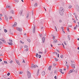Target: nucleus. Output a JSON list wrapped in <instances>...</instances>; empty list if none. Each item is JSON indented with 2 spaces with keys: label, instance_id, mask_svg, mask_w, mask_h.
Segmentation results:
<instances>
[{
  "label": "nucleus",
  "instance_id": "nucleus-1",
  "mask_svg": "<svg viewBox=\"0 0 79 79\" xmlns=\"http://www.w3.org/2000/svg\"><path fill=\"white\" fill-rule=\"evenodd\" d=\"M64 9L63 7L60 8V14L61 16H63L64 15Z\"/></svg>",
  "mask_w": 79,
  "mask_h": 79
},
{
  "label": "nucleus",
  "instance_id": "nucleus-2",
  "mask_svg": "<svg viewBox=\"0 0 79 79\" xmlns=\"http://www.w3.org/2000/svg\"><path fill=\"white\" fill-rule=\"evenodd\" d=\"M13 40H12V39H10L9 40L8 42L9 45H13Z\"/></svg>",
  "mask_w": 79,
  "mask_h": 79
},
{
  "label": "nucleus",
  "instance_id": "nucleus-3",
  "mask_svg": "<svg viewBox=\"0 0 79 79\" xmlns=\"http://www.w3.org/2000/svg\"><path fill=\"white\" fill-rule=\"evenodd\" d=\"M27 76L28 77V78H29L31 77V73H30L29 71H27Z\"/></svg>",
  "mask_w": 79,
  "mask_h": 79
},
{
  "label": "nucleus",
  "instance_id": "nucleus-4",
  "mask_svg": "<svg viewBox=\"0 0 79 79\" xmlns=\"http://www.w3.org/2000/svg\"><path fill=\"white\" fill-rule=\"evenodd\" d=\"M1 41H2L4 44H6V41H5V40L4 38H2L0 39Z\"/></svg>",
  "mask_w": 79,
  "mask_h": 79
},
{
  "label": "nucleus",
  "instance_id": "nucleus-5",
  "mask_svg": "<svg viewBox=\"0 0 79 79\" xmlns=\"http://www.w3.org/2000/svg\"><path fill=\"white\" fill-rule=\"evenodd\" d=\"M36 68V65H34V64H32L31 68Z\"/></svg>",
  "mask_w": 79,
  "mask_h": 79
},
{
  "label": "nucleus",
  "instance_id": "nucleus-6",
  "mask_svg": "<svg viewBox=\"0 0 79 79\" xmlns=\"http://www.w3.org/2000/svg\"><path fill=\"white\" fill-rule=\"evenodd\" d=\"M66 70V69H60V71L62 74H64V72Z\"/></svg>",
  "mask_w": 79,
  "mask_h": 79
},
{
  "label": "nucleus",
  "instance_id": "nucleus-7",
  "mask_svg": "<svg viewBox=\"0 0 79 79\" xmlns=\"http://www.w3.org/2000/svg\"><path fill=\"white\" fill-rule=\"evenodd\" d=\"M8 16H9L8 15H5V19L6 21H8Z\"/></svg>",
  "mask_w": 79,
  "mask_h": 79
},
{
  "label": "nucleus",
  "instance_id": "nucleus-8",
  "mask_svg": "<svg viewBox=\"0 0 79 79\" xmlns=\"http://www.w3.org/2000/svg\"><path fill=\"white\" fill-rule=\"evenodd\" d=\"M16 62L17 63V64H18V65H19V66H20V65H21V64L19 63V60H16Z\"/></svg>",
  "mask_w": 79,
  "mask_h": 79
},
{
  "label": "nucleus",
  "instance_id": "nucleus-9",
  "mask_svg": "<svg viewBox=\"0 0 79 79\" xmlns=\"http://www.w3.org/2000/svg\"><path fill=\"white\" fill-rule=\"evenodd\" d=\"M17 25V23L15 22L14 23V25H13L12 26V27H16Z\"/></svg>",
  "mask_w": 79,
  "mask_h": 79
},
{
  "label": "nucleus",
  "instance_id": "nucleus-10",
  "mask_svg": "<svg viewBox=\"0 0 79 79\" xmlns=\"http://www.w3.org/2000/svg\"><path fill=\"white\" fill-rule=\"evenodd\" d=\"M67 64H68V62H67V61H66L65 65L67 67V69H69V65H68Z\"/></svg>",
  "mask_w": 79,
  "mask_h": 79
},
{
  "label": "nucleus",
  "instance_id": "nucleus-11",
  "mask_svg": "<svg viewBox=\"0 0 79 79\" xmlns=\"http://www.w3.org/2000/svg\"><path fill=\"white\" fill-rule=\"evenodd\" d=\"M71 66H72V67L74 69L76 67V65L75 64H71Z\"/></svg>",
  "mask_w": 79,
  "mask_h": 79
},
{
  "label": "nucleus",
  "instance_id": "nucleus-12",
  "mask_svg": "<svg viewBox=\"0 0 79 79\" xmlns=\"http://www.w3.org/2000/svg\"><path fill=\"white\" fill-rule=\"evenodd\" d=\"M73 15H74V16H75V18L76 19L77 21L78 19H77V15L76 14V13H74Z\"/></svg>",
  "mask_w": 79,
  "mask_h": 79
},
{
  "label": "nucleus",
  "instance_id": "nucleus-13",
  "mask_svg": "<svg viewBox=\"0 0 79 79\" xmlns=\"http://www.w3.org/2000/svg\"><path fill=\"white\" fill-rule=\"evenodd\" d=\"M17 31H19V32H21L22 31V29L19 28H17Z\"/></svg>",
  "mask_w": 79,
  "mask_h": 79
},
{
  "label": "nucleus",
  "instance_id": "nucleus-14",
  "mask_svg": "<svg viewBox=\"0 0 79 79\" xmlns=\"http://www.w3.org/2000/svg\"><path fill=\"white\" fill-rule=\"evenodd\" d=\"M9 33L10 34H11V35H13V33L11 32V30H9Z\"/></svg>",
  "mask_w": 79,
  "mask_h": 79
},
{
  "label": "nucleus",
  "instance_id": "nucleus-15",
  "mask_svg": "<svg viewBox=\"0 0 79 79\" xmlns=\"http://www.w3.org/2000/svg\"><path fill=\"white\" fill-rule=\"evenodd\" d=\"M33 32L34 33L35 32V26L33 27V30H32Z\"/></svg>",
  "mask_w": 79,
  "mask_h": 79
},
{
  "label": "nucleus",
  "instance_id": "nucleus-16",
  "mask_svg": "<svg viewBox=\"0 0 79 79\" xmlns=\"http://www.w3.org/2000/svg\"><path fill=\"white\" fill-rule=\"evenodd\" d=\"M42 76H44L45 74V72L44 71L42 73Z\"/></svg>",
  "mask_w": 79,
  "mask_h": 79
},
{
  "label": "nucleus",
  "instance_id": "nucleus-17",
  "mask_svg": "<svg viewBox=\"0 0 79 79\" xmlns=\"http://www.w3.org/2000/svg\"><path fill=\"white\" fill-rule=\"evenodd\" d=\"M23 10H21L20 11V14L21 15H23Z\"/></svg>",
  "mask_w": 79,
  "mask_h": 79
},
{
  "label": "nucleus",
  "instance_id": "nucleus-18",
  "mask_svg": "<svg viewBox=\"0 0 79 79\" xmlns=\"http://www.w3.org/2000/svg\"><path fill=\"white\" fill-rule=\"evenodd\" d=\"M57 40H54V41L53 42V43L54 44H55V43H57Z\"/></svg>",
  "mask_w": 79,
  "mask_h": 79
},
{
  "label": "nucleus",
  "instance_id": "nucleus-19",
  "mask_svg": "<svg viewBox=\"0 0 79 79\" xmlns=\"http://www.w3.org/2000/svg\"><path fill=\"white\" fill-rule=\"evenodd\" d=\"M42 42L44 43V41H45V37H43L42 39Z\"/></svg>",
  "mask_w": 79,
  "mask_h": 79
},
{
  "label": "nucleus",
  "instance_id": "nucleus-20",
  "mask_svg": "<svg viewBox=\"0 0 79 79\" xmlns=\"http://www.w3.org/2000/svg\"><path fill=\"white\" fill-rule=\"evenodd\" d=\"M10 14H13V10H10Z\"/></svg>",
  "mask_w": 79,
  "mask_h": 79
},
{
  "label": "nucleus",
  "instance_id": "nucleus-21",
  "mask_svg": "<svg viewBox=\"0 0 79 79\" xmlns=\"http://www.w3.org/2000/svg\"><path fill=\"white\" fill-rule=\"evenodd\" d=\"M39 69H38L37 72V73H36L37 76H38V75H39Z\"/></svg>",
  "mask_w": 79,
  "mask_h": 79
},
{
  "label": "nucleus",
  "instance_id": "nucleus-22",
  "mask_svg": "<svg viewBox=\"0 0 79 79\" xmlns=\"http://www.w3.org/2000/svg\"><path fill=\"white\" fill-rule=\"evenodd\" d=\"M73 73V71H72V69H71L69 72V74H70L71 73Z\"/></svg>",
  "mask_w": 79,
  "mask_h": 79
},
{
  "label": "nucleus",
  "instance_id": "nucleus-23",
  "mask_svg": "<svg viewBox=\"0 0 79 79\" xmlns=\"http://www.w3.org/2000/svg\"><path fill=\"white\" fill-rule=\"evenodd\" d=\"M38 5V4H37V3H36L35 4H34V6H37Z\"/></svg>",
  "mask_w": 79,
  "mask_h": 79
},
{
  "label": "nucleus",
  "instance_id": "nucleus-24",
  "mask_svg": "<svg viewBox=\"0 0 79 79\" xmlns=\"http://www.w3.org/2000/svg\"><path fill=\"white\" fill-rule=\"evenodd\" d=\"M16 3H18L19 2V0H14Z\"/></svg>",
  "mask_w": 79,
  "mask_h": 79
},
{
  "label": "nucleus",
  "instance_id": "nucleus-25",
  "mask_svg": "<svg viewBox=\"0 0 79 79\" xmlns=\"http://www.w3.org/2000/svg\"><path fill=\"white\" fill-rule=\"evenodd\" d=\"M27 41H28V42H31V40H30V39H27Z\"/></svg>",
  "mask_w": 79,
  "mask_h": 79
},
{
  "label": "nucleus",
  "instance_id": "nucleus-26",
  "mask_svg": "<svg viewBox=\"0 0 79 79\" xmlns=\"http://www.w3.org/2000/svg\"><path fill=\"white\" fill-rule=\"evenodd\" d=\"M72 15H71V14H70L69 15V17H71Z\"/></svg>",
  "mask_w": 79,
  "mask_h": 79
},
{
  "label": "nucleus",
  "instance_id": "nucleus-27",
  "mask_svg": "<svg viewBox=\"0 0 79 79\" xmlns=\"http://www.w3.org/2000/svg\"><path fill=\"white\" fill-rule=\"evenodd\" d=\"M12 19V16H10L9 17V19Z\"/></svg>",
  "mask_w": 79,
  "mask_h": 79
},
{
  "label": "nucleus",
  "instance_id": "nucleus-28",
  "mask_svg": "<svg viewBox=\"0 0 79 79\" xmlns=\"http://www.w3.org/2000/svg\"><path fill=\"white\" fill-rule=\"evenodd\" d=\"M0 71L2 73H3V72H4V71L3 70V69H0Z\"/></svg>",
  "mask_w": 79,
  "mask_h": 79
},
{
  "label": "nucleus",
  "instance_id": "nucleus-29",
  "mask_svg": "<svg viewBox=\"0 0 79 79\" xmlns=\"http://www.w3.org/2000/svg\"><path fill=\"white\" fill-rule=\"evenodd\" d=\"M38 55H39V54H38V53H36V57H37V58H38Z\"/></svg>",
  "mask_w": 79,
  "mask_h": 79
},
{
  "label": "nucleus",
  "instance_id": "nucleus-30",
  "mask_svg": "<svg viewBox=\"0 0 79 79\" xmlns=\"http://www.w3.org/2000/svg\"><path fill=\"white\" fill-rule=\"evenodd\" d=\"M59 23H62V20L61 19L59 20Z\"/></svg>",
  "mask_w": 79,
  "mask_h": 79
},
{
  "label": "nucleus",
  "instance_id": "nucleus-31",
  "mask_svg": "<svg viewBox=\"0 0 79 79\" xmlns=\"http://www.w3.org/2000/svg\"><path fill=\"white\" fill-rule=\"evenodd\" d=\"M52 68V66H50L49 67H48V69H51Z\"/></svg>",
  "mask_w": 79,
  "mask_h": 79
},
{
  "label": "nucleus",
  "instance_id": "nucleus-32",
  "mask_svg": "<svg viewBox=\"0 0 79 79\" xmlns=\"http://www.w3.org/2000/svg\"><path fill=\"white\" fill-rule=\"evenodd\" d=\"M53 53H55V54L56 55H57V54H58V53L56 52H53Z\"/></svg>",
  "mask_w": 79,
  "mask_h": 79
},
{
  "label": "nucleus",
  "instance_id": "nucleus-33",
  "mask_svg": "<svg viewBox=\"0 0 79 79\" xmlns=\"http://www.w3.org/2000/svg\"><path fill=\"white\" fill-rule=\"evenodd\" d=\"M46 53H47V50H45V51H44V54H46Z\"/></svg>",
  "mask_w": 79,
  "mask_h": 79
},
{
  "label": "nucleus",
  "instance_id": "nucleus-34",
  "mask_svg": "<svg viewBox=\"0 0 79 79\" xmlns=\"http://www.w3.org/2000/svg\"><path fill=\"white\" fill-rule=\"evenodd\" d=\"M72 7V6H71V5H70L69 6L68 8L69 9L71 8Z\"/></svg>",
  "mask_w": 79,
  "mask_h": 79
},
{
  "label": "nucleus",
  "instance_id": "nucleus-35",
  "mask_svg": "<svg viewBox=\"0 0 79 79\" xmlns=\"http://www.w3.org/2000/svg\"><path fill=\"white\" fill-rule=\"evenodd\" d=\"M55 60H56V61H58V60L57 58H55Z\"/></svg>",
  "mask_w": 79,
  "mask_h": 79
},
{
  "label": "nucleus",
  "instance_id": "nucleus-36",
  "mask_svg": "<svg viewBox=\"0 0 79 79\" xmlns=\"http://www.w3.org/2000/svg\"><path fill=\"white\" fill-rule=\"evenodd\" d=\"M39 54H42L43 53V52H39Z\"/></svg>",
  "mask_w": 79,
  "mask_h": 79
},
{
  "label": "nucleus",
  "instance_id": "nucleus-37",
  "mask_svg": "<svg viewBox=\"0 0 79 79\" xmlns=\"http://www.w3.org/2000/svg\"><path fill=\"white\" fill-rule=\"evenodd\" d=\"M4 32H7V30L6 29H4Z\"/></svg>",
  "mask_w": 79,
  "mask_h": 79
},
{
  "label": "nucleus",
  "instance_id": "nucleus-38",
  "mask_svg": "<svg viewBox=\"0 0 79 79\" xmlns=\"http://www.w3.org/2000/svg\"><path fill=\"white\" fill-rule=\"evenodd\" d=\"M2 44H3V43H2V42L0 41V45H2Z\"/></svg>",
  "mask_w": 79,
  "mask_h": 79
},
{
  "label": "nucleus",
  "instance_id": "nucleus-39",
  "mask_svg": "<svg viewBox=\"0 0 79 79\" xmlns=\"http://www.w3.org/2000/svg\"><path fill=\"white\" fill-rule=\"evenodd\" d=\"M4 62L5 64H8V63H7V62L6 61H4Z\"/></svg>",
  "mask_w": 79,
  "mask_h": 79
},
{
  "label": "nucleus",
  "instance_id": "nucleus-40",
  "mask_svg": "<svg viewBox=\"0 0 79 79\" xmlns=\"http://www.w3.org/2000/svg\"><path fill=\"white\" fill-rule=\"evenodd\" d=\"M64 27H61V29H62V31H63V29H64Z\"/></svg>",
  "mask_w": 79,
  "mask_h": 79
},
{
  "label": "nucleus",
  "instance_id": "nucleus-41",
  "mask_svg": "<svg viewBox=\"0 0 79 79\" xmlns=\"http://www.w3.org/2000/svg\"><path fill=\"white\" fill-rule=\"evenodd\" d=\"M7 75L8 76H9L10 75V73H7Z\"/></svg>",
  "mask_w": 79,
  "mask_h": 79
},
{
  "label": "nucleus",
  "instance_id": "nucleus-42",
  "mask_svg": "<svg viewBox=\"0 0 79 79\" xmlns=\"http://www.w3.org/2000/svg\"><path fill=\"white\" fill-rule=\"evenodd\" d=\"M69 27H72V25H69Z\"/></svg>",
  "mask_w": 79,
  "mask_h": 79
},
{
  "label": "nucleus",
  "instance_id": "nucleus-43",
  "mask_svg": "<svg viewBox=\"0 0 79 79\" xmlns=\"http://www.w3.org/2000/svg\"><path fill=\"white\" fill-rule=\"evenodd\" d=\"M63 55H61L60 56L61 58H63Z\"/></svg>",
  "mask_w": 79,
  "mask_h": 79
},
{
  "label": "nucleus",
  "instance_id": "nucleus-44",
  "mask_svg": "<svg viewBox=\"0 0 79 79\" xmlns=\"http://www.w3.org/2000/svg\"><path fill=\"white\" fill-rule=\"evenodd\" d=\"M64 45H66V42H64Z\"/></svg>",
  "mask_w": 79,
  "mask_h": 79
},
{
  "label": "nucleus",
  "instance_id": "nucleus-45",
  "mask_svg": "<svg viewBox=\"0 0 79 79\" xmlns=\"http://www.w3.org/2000/svg\"><path fill=\"white\" fill-rule=\"evenodd\" d=\"M22 73H23V72H21V71L19 72V74H22Z\"/></svg>",
  "mask_w": 79,
  "mask_h": 79
},
{
  "label": "nucleus",
  "instance_id": "nucleus-46",
  "mask_svg": "<svg viewBox=\"0 0 79 79\" xmlns=\"http://www.w3.org/2000/svg\"><path fill=\"white\" fill-rule=\"evenodd\" d=\"M39 58H41V55H39Z\"/></svg>",
  "mask_w": 79,
  "mask_h": 79
},
{
  "label": "nucleus",
  "instance_id": "nucleus-47",
  "mask_svg": "<svg viewBox=\"0 0 79 79\" xmlns=\"http://www.w3.org/2000/svg\"><path fill=\"white\" fill-rule=\"evenodd\" d=\"M20 43H21V44H24V42H23V41L21 40L20 41Z\"/></svg>",
  "mask_w": 79,
  "mask_h": 79
},
{
  "label": "nucleus",
  "instance_id": "nucleus-48",
  "mask_svg": "<svg viewBox=\"0 0 79 79\" xmlns=\"http://www.w3.org/2000/svg\"><path fill=\"white\" fill-rule=\"evenodd\" d=\"M27 18H29V14H27V15L26 17Z\"/></svg>",
  "mask_w": 79,
  "mask_h": 79
},
{
  "label": "nucleus",
  "instance_id": "nucleus-49",
  "mask_svg": "<svg viewBox=\"0 0 79 79\" xmlns=\"http://www.w3.org/2000/svg\"><path fill=\"white\" fill-rule=\"evenodd\" d=\"M24 47L25 48H27L28 47V46H27V45H25Z\"/></svg>",
  "mask_w": 79,
  "mask_h": 79
},
{
  "label": "nucleus",
  "instance_id": "nucleus-50",
  "mask_svg": "<svg viewBox=\"0 0 79 79\" xmlns=\"http://www.w3.org/2000/svg\"><path fill=\"white\" fill-rule=\"evenodd\" d=\"M54 73H55V74H56V70H55Z\"/></svg>",
  "mask_w": 79,
  "mask_h": 79
},
{
  "label": "nucleus",
  "instance_id": "nucleus-51",
  "mask_svg": "<svg viewBox=\"0 0 79 79\" xmlns=\"http://www.w3.org/2000/svg\"><path fill=\"white\" fill-rule=\"evenodd\" d=\"M55 29H56V31H57V28H56V27H55Z\"/></svg>",
  "mask_w": 79,
  "mask_h": 79
},
{
  "label": "nucleus",
  "instance_id": "nucleus-52",
  "mask_svg": "<svg viewBox=\"0 0 79 79\" xmlns=\"http://www.w3.org/2000/svg\"><path fill=\"white\" fill-rule=\"evenodd\" d=\"M72 72H74V71H75V70L74 69H72Z\"/></svg>",
  "mask_w": 79,
  "mask_h": 79
},
{
  "label": "nucleus",
  "instance_id": "nucleus-53",
  "mask_svg": "<svg viewBox=\"0 0 79 79\" xmlns=\"http://www.w3.org/2000/svg\"><path fill=\"white\" fill-rule=\"evenodd\" d=\"M13 60H11V61L10 62V63H13Z\"/></svg>",
  "mask_w": 79,
  "mask_h": 79
},
{
  "label": "nucleus",
  "instance_id": "nucleus-54",
  "mask_svg": "<svg viewBox=\"0 0 79 79\" xmlns=\"http://www.w3.org/2000/svg\"><path fill=\"white\" fill-rule=\"evenodd\" d=\"M10 6H6V8H10Z\"/></svg>",
  "mask_w": 79,
  "mask_h": 79
},
{
  "label": "nucleus",
  "instance_id": "nucleus-55",
  "mask_svg": "<svg viewBox=\"0 0 79 79\" xmlns=\"http://www.w3.org/2000/svg\"><path fill=\"white\" fill-rule=\"evenodd\" d=\"M50 47H53V45H52V44H51L50 46Z\"/></svg>",
  "mask_w": 79,
  "mask_h": 79
},
{
  "label": "nucleus",
  "instance_id": "nucleus-56",
  "mask_svg": "<svg viewBox=\"0 0 79 79\" xmlns=\"http://www.w3.org/2000/svg\"><path fill=\"white\" fill-rule=\"evenodd\" d=\"M76 27H74V29L75 30H76Z\"/></svg>",
  "mask_w": 79,
  "mask_h": 79
},
{
  "label": "nucleus",
  "instance_id": "nucleus-57",
  "mask_svg": "<svg viewBox=\"0 0 79 79\" xmlns=\"http://www.w3.org/2000/svg\"><path fill=\"white\" fill-rule=\"evenodd\" d=\"M53 40H54V39H55V36H53Z\"/></svg>",
  "mask_w": 79,
  "mask_h": 79
},
{
  "label": "nucleus",
  "instance_id": "nucleus-58",
  "mask_svg": "<svg viewBox=\"0 0 79 79\" xmlns=\"http://www.w3.org/2000/svg\"><path fill=\"white\" fill-rule=\"evenodd\" d=\"M67 31H69V28H68V27L67 28Z\"/></svg>",
  "mask_w": 79,
  "mask_h": 79
},
{
  "label": "nucleus",
  "instance_id": "nucleus-59",
  "mask_svg": "<svg viewBox=\"0 0 79 79\" xmlns=\"http://www.w3.org/2000/svg\"><path fill=\"white\" fill-rule=\"evenodd\" d=\"M22 48H23V46H21L20 47V49L21 50V49H22Z\"/></svg>",
  "mask_w": 79,
  "mask_h": 79
},
{
  "label": "nucleus",
  "instance_id": "nucleus-60",
  "mask_svg": "<svg viewBox=\"0 0 79 79\" xmlns=\"http://www.w3.org/2000/svg\"><path fill=\"white\" fill-rule=\"evenodd\" d=\"M71 63H74V61L73 60H71Z\"/></svg>",
  "mask_w": 79,
  "mask_h": 79
},
{
  "label": "nucleus",
  "instance_id": "nucleus-61",
  "mask_svg": "<svg viewBox=\"0 0 79 79\" xmlns=\"http://www.w3.org/2000/svg\"><path fill=\"white\" fill-rule=\"evenodd\" d=\"M26 51V52H27V51H28V49H26V50H25Z\"/></svg>",
  "mask_w": 79,
  "mask_h": 79
},
{
  "label": "nucleus",
  "instance_id": "nucleus-62",
  "mask_svg": "<svg viewBox=\"0 0 79 79\" xmlns=\"http://www.w3.org/2000/svg\"><path fill=\"white\" fill-rule=\"evenodd\" d=\"M53 66H56V64H53Z\"/></svg>",
  "mask_w": 79,
  "mask_h": 79
},
{
  "label": "nucleus",
  "instance_id": "nucleus-63",
  "mask_svg": "<svg viewBox=\"0 0 79 79\" xmlns=\"http://www.w3.org/2000/svg\"><path fill=\"white\" fill-rule=\"evenodd\" d=\"M54 78L55 79H56V76H55V77H54Z\"/></svg>",
  "mask_w": 79,
  "mask_h": 79
},
{
  "label": "nucleus",
  "instance_id": "nucleus-64",
  "mask_svg": "<svg viewBox=\"0 0 79 79\" xmlns=\"http://www.w3.org/2000/svg\"><path fill=\"white\" fill-rule=\"evenodd\" d=\"M77 24H78V27H79V22H78V23H77Z\"/></svg>",
  "mask_w": 79,
  "mask_h": 79
}]
</instances>
